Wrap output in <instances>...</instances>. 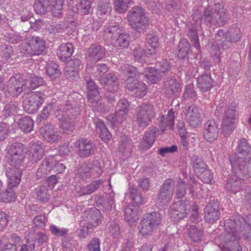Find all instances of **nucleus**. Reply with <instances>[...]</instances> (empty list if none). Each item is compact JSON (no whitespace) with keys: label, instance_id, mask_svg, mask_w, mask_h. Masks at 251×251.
I'll use <instances>...</instances> for the list:
<instances>
[{"label":"nucleus","instance_id":"1","mask_svg":"<svg viewBox=\"0 0 251 251\" xmlns=\"http://www.w3.org/2000/svg\"><path fill=\"white\" fill-rule=\"evenodd\" d=\"M251 160V146L246 138H241L238 142L234 154L229 156L232 169L243 177L246 174V170L249 167Z\"/></svg>","mask_w":251,"mask_h":251},{"label":"nucleus","instance_id":"2","mask_svg":"<svg viewBox=\"0 0 251 251\" xmlns=\"http://www.w3.org/2000/svg\"><path fill=\"white\" fill-rule=\"evenodd\" d=\"M79 113V107L75 105L73 107L69 101L58 106L55 116L61 123V127L63 133L68 134L75 129V117Z\"/></svg>","mask_w":251,"mask_h":251},{"label":"nucleus","instance_id":"3","mask_svg":"<svg viewBox=\"0 0 251 251\" xmlns=\"http://www.w3.org/2000/svg\"><path fill=\"white\" fill-rule=\"evenodd\" d=\"M19 52L24 56L39 55L45 53V41L38 36L27 34L19 46Z\"/></svg>","mask_w":251,"mask_h":251},{"label":"nucleus","instance_id":"4","mask_svg":"<svg viewBox=\"0 0 251 251\" xmlns=\"http://www.w3.org/2000/svg\"><path fill=\"white\" fill-rule=\"evenodd\" d=\"M161 224V217L159 213L152 212L145 214L140 221L139 230L143 237L151 236Z\"/></svg>","mask_w":251,"mask_h":251},{"label":"nucleus","instance_id":"5","mask_svg":"<svg viewBox=\"0 0 251 251\" xmlns=\"http://www.w3.org/2000/svg\"><path fill=\"white\" fill-rule=\"evenodd\" d=\"M202 17L205 23L216 26L224 25L227 22L226 10L220 3H216L213 7L205 8Z\"/></svg>","mask_w":251,"mask_h":251},{"label":"nucleus","instance_id":"6","mask_svg":"<svg viewBox=\"0 0 251 251\" xmlns=\"http://www.w3.org/2000/svg\"><path fill=\"white\" fill-rule=\"evenodd\" d=\"M127 19L130 25L136 32H143L148 27V18L141 6L132 7L128 12Z\"/></svg>","mask_w":251,"mask_h":251},{"label":"nucleus","instance_id":"7","mask_svg":"<svg viewBox=\"0 0 251 251\" xmlns=\"http://www.w3.org/2000/svg\"><path fill=\"white\" fill-rule=\"evenodd\" d=\"M26 155V147L21 143H12L9 147L6 157L11 166L19 168L24 163Z\"/></svg>","mask_w":251,"mask_h":251},{"label":"nucleus","instance_id":"8","mask_svg":"<svg viewBox=\"0 0 251 251\" xmlns=\"http://www.w3.org/2000/svg\"><path fill=\"white\" fill-rule=\"evenodd\" d=\"M226 227L227 231H231L233 227H237L242 232L245 239L249 238L251 237V214L246 218L238 217L233 220H226Z\"/></svg>","mask_w":251,"mask_h":251},{"label":"nucleus","instance_id":"9","mask_svg":"<svg viewBox=\"0 0 251 251\" xmlns=\"http://www.w3.org/2000/svg\"><path fill=\"white\" fill-rule=\"evenodd\" d=\"M155 112L152 104L143 103L137 107L136 122L141 128L146 127L154 117Z\"/></svg>","mask_w":251,"mask_h":251},{"label":"nucleus","instance_id":"10","mask_svg":"<svg viewBox=\"0 0 251 251\" xmlns=\"http://www.w3.org/2000/svg\"><path fill=\"white\" fill-rule=\"evenodd\" d=\"M226 220L224 222L225 235V243L221 248L222 251H242V248L239 244L238 241L241 236H243L242 232H240L237 227H233L231 231H227L226 227Z\"/></svg>","mask_w":251,"mask_h":251},{"label":"nucleus","instance_id":"11","mask_svg":"<svg viewBox=\"0 0 251 251\" xmlns=\"http://www.w3.org/2000/svg\"><path fill=\"white\" fill-rule=\"evenodd\" d=\"M27 81L24 80L23 75L20 74H15L8 81L6 93L12 97H17L27 89Z\"/></svg>","mask_w":251,"mask_h":251},{"label":"nucleus","instance_id":"12","mask_svg":"<svg viewBox=\"0 0 251 251\" xmlns=\"http://www.w3.org/2000/svg\"><path fill=\"white\" fill-rule=\"evenodd\" d=\"M44 96L42 92H31L24 100V110L29 114L35 113L44 101Z\"/></svg>","mask_w":251,"mask_h":251},{"label":"nucleus","instance_id":"13","mask_svg":"<svg viewBox=\"0 0 251 251\" xmlns=\"http://www.w3.org/2000/svg\"><path fill=\"white\" fill-rule=\"evenodd\" d=\"M146 46L147 49L143 50L141 52L138 50H134V56L140 59L143 56H151L155 57L157 56V49L158 47V38L156 35H149L146 38Z\"/></svg>","mask_w":251,"mask_h":251},{"label":"nucleus","instance_id":"14","mask_svg":"<svg viewBox=\"0 0 251 251\" xmlns=\"http://www.w3.org/2000/svg\"><path fill=\"white\" fill-rule=\"evenodd\" d=\"M236 116V110L232 105L228 106L225 111L222 124V133L224 136H229L235 129Z\"/></svg>","mask_w":251,"mask_h":251},{"label":"nucleus","instance_id":"15","mask_svg":"<svg viewBox=\"0 0 251 251\" xmlns=\"http://www.w3.org/2000/svg\"><path fill=\"white\" fill-rule=\"evenodd\" d=\"M191 206L190 201H180L170 206L169 214L174 221H179L186 216Z\"/></svg>","mask_w":251,"mask_h":251},{"label":"nucleus","instance_id":"16","mask_svg":"<svg viewBox=\"0 0 251 251\" xmlns=\"http://www.w3.org/2000/svg\"><path fill=\"white\" fill-rule=\"evenodd\" d=\"M175 181L173 179H166L161 185L157 196V201L164 204L170 201L174 192Z\"/></svg>","mask_w":251,"mask_h":251},{"label":"nucleus","instance_id":"17","mask_svg":"<svg viewBox=\"0 0 251 251\" xmlns=\"http://www.w3.org/2000/svg\"><path fill=\"white\" fill-rule=\"evenodd\" d=\"M221 215L219 204L217 201L211 200L204 209V219L208 223L213 224L219 219Z\"/></svg>","mask_w":251,"mask_h":251},{"label":"nucleus","instance_id":"18","mask_svg":"<svg viewBox=\"0 0 251 251\" xmlns=\"http://www.w3.org/2000/svg\"><path fill=\"white\" fill-rule=\"evenodd\" d=\"M234 175L227 177L226 180L225 187L226 189L233 194H236L240 191L241 187L242 180L248 177L247 170H246V174L243 177H241L232 169Z\"/></svg>","mask_w":251,"mask_h":251},{"label":"nucleus","instance_id":"19","mask_svg":"<svg viewBox=\"0 0 251 251\" xmlns=\"http://www.w3.org/2000/svg\"><path fill=\"white\" fill-rule=\"evenodd\" d=\"M55 163V156H49L42 162L36 173V178L39 179L46 178L48 175L52 173V165Z\"/></svg>","mask_w":251,"mask_h":251},{"label":"nucleus","instance_id":"20","mask_svg":"<svg viewBox=\"0 0 251 251\" xmlns=\"http://www.w3.org/2000/svg\"><path fill=\"white\" fill-rule=\"evenodd\" d=\"M219 129L218 125L214 120H209L204 124L203 138L208 142H212L217 138Z\"/></svg>","mask_w":251,"mask_h":251},{"label":"nucleus","instance_id":"21","mask_svg":"<svg viewBox=\"0 0 251 251\" xmlns=\"http://www.w3.org/2000/svg\"><path fill=\"white\" fill-rule=\"evenodd\" d=\"M78 154L83 158L88 157L94 154L97 149L95 144L90 140L80 139L78 140Z\"/></svg>","mask_w":251,"mask_h":251},{"label":"nucleus","instance_id":"22","mask_svg":"<svg viewBox=\"0 0 251 251\" xmlns=\"http://www.w3.org/2000/svg\"><path fill=\"white\" fill-rule=\"evenodd\" d=\"M29 155L30 161L36 163L41 160L45 154V146L42 143L31 142L29 144Z\"/></svg>","mask_w":251,"mask_h":251},{"label":"nucleus","instance_id":"23","mask_svg":"<svg viewBox=\"0 0 251 251\" xmlns=\"http://www.w3.org/2000/svg\"><path fill=\"white\" fill-rule=\"evenodd\" d=\"M185 117L189 125L193 127H197L201 123V114L199 109L194 104L188 107Z\"/></svg>","mask_w":251,"mask_h":251},{"label":"nucleus","instance_id":"24","mask_svg":"<svg viewBox=\"0 0 251 251\" xmlns=\"http://www.w3.org/2000/svg\"><path fill=\"white\" fill-rule=\"evenodd\" d=\"M163 83V88L166 95L169 98L176 96L180 91L179 84L174 78L167 77Z\"/></svg>","mask_w":251,"mask_h":251},{"label":"nucleus","instance_id":"25","mask_svg":"<svg viewBox=\"0 0 251 251\" xmlns=\"http://www.w3.org/2000/svg\"><path fill=\"white\" fill-rule=\"evenodd\" d=\"M88 56L90 60L97 62L105 55V49L98 43L92 44L88 49Z\"/></svg>","mask_w":251,"mask_h":251},{"label":"nucleus","instance_id":"26","mask_svg":"<svg viewBox=\"0 0 251 251\" xmlns=\"http://www.w3.org/2000/svg\"><path fill=\"white\" fill-rule=\"evenodd\" d=\"M157 129L151 126L145 133L140 145L142 150H147L151 148L156 137Z\"/></svg>","mask_w":251,"mask_h":251},{"label":"nucleus","instance_id":"27","mask_svg":"<svg viewBox=\"0 0 251 251\" xmlns=\"http://www.w3.org/2000/svg\"><path fill=\"white\" fill-rule=\"evenodd\" d=\"M124 31L122 27L118 24H113L110 22L108 25L104 26L103 32L108 39H109L112 43L118 36Z\"/></svg>","mask_w":251,"mask_h":251},{"label":"nucleus","instance_id":"28","mask_svg":"<svg viewBox=\"0 0 251 251\" xmlns=\"http://www.w3.org/2000/svg\"><path fill=\"white\" fill-rule=\"evenodd\" d=\"M40 132L44 139L49 143H54L58 140L59 135L51 124H47L42 126Z\"/></svg>","mask_w":251,"mask_h":251},{"label":"nucleus","instance_id":"29","mask_svg":"<svg viewBox=\"0 0 251 251\" xmlns=\"http://www.w3.org/2000/svg\"><path fill=\"white\" fill-rule=\"evenodd\" d=\"M100 82L106 90H117L119 82L117 76L113 73H109L100 78Z\"/></svg>","mask_w":251,"mask_h":251},{"label":"nucleus","instance_id":"30","mask_svg":"<svg viewBox=\"0 0 251 251\" xmlns=\"http://www.w3.org/2000/svg\"><path fill=\"white\" fill-rule=\"evenodd\" d=\"M210 73H204L197 78L198 87L202 92L209 91L214 85Z\"/></svg>","mask_w":251,"mask_h":251},{"label":"nucleus","instance_id":"31","mask_svg":"<svg viewBox=\"0 0 251 251\" xmlns=\"http://www.w3.org/2000/svg\"><path fill=\"white\" fill-rule=\"evenodd\" d=\"M74 51L73 46L71 43L62 44L59 46L57 56L62 61H65L72 54Z\"/></svg>","mask_w":251,"mask_h":251},{"label":"nucleus","instance_id":"32","mask_svg":"<svg viewBox=\"0 0 251 251\" xmlns=\"http://www.w3.org/2000/svg\"><path fill=\"white\" fill-rule=\"evenodd\" d=\"M100 211L96 209L91 211L86 217V220H84L86 225H88L93 229V228L97 226L100 223Z\"/></svg>","mask_w":251,"mask_h":251},{"label":"nucleus","instance_id":"33","mask_svg":"<svg viewBox=\"0 0 251 251\" xmlns=\"http://www.w3.org/2000/svg\"><path fill=\"white\" fill-rule=\"evenodd\" d=\"M17 168L11 169L6 172L8 185L10 188L17 186L21 181V172Z\"/></svg>","mask_w":251,"mask_h":251},{"label":"nucleus","instance_id":"34","mask_svg":"<svg viewBox=\"0 0 251 251\" xmlns=\"http://www.w3.org/2000/svg\"><path fill=\"white\" fill-rule=\"evenodd\" d=\"M177 57L180 59L188 58V55L191 52V45L186 39H182L177 46Z\"/></svg>","mask_w":251,"mask_h":251},{"label":"nucleus","instance_id":"35","mask_svg":"<svg viewBox=\"0 0 251 251\" xmlns=\"http://www.w3.org/2000/svg\"><path fill=\"white\" fill-rule=\"evenodd\" d=\"M114 193L107 194L105 197H100L97 200V204H100L105 210H111L114 204Z\"/></svg>","mask_w":251,"mask_h":251},{"label":"nucleus","instance_id":"36","mask_svg":"<svg viewBox=\"0 0 251 251\" xmlns=\"http://www.w3.org/2000/svg\"><path fill=\"white\" fill-rule=\"evenodd\" d=\"M121 75L123 77L124 80L127 79L129 77H139L141 74L137 71V69L128 64H124L121 66Z\"/></svg>","mask_w":251,"mask_h":251},{"label":"nucleus","instance_id":"37","mask_svg":"<svg viewBox=\"0 0 251 251\" xmlns=\"http://www.w3.org/2000/svg\"><path fill=\"white\" fill-rule=\"evenodd\" d=\"M33 8L36 13L38 15L46 14L50 11V0H35Z\"/></svg>","mask_w":251,"mask_h":251},{"label":"nucleus","instance_id":"38","mask_svg":"<svg viewBox=\"0 0 251 251\" xmlns=\"http://www.w3.org/2000/svg\"><path fill=\"white\" fill-rule=\"evenodd\" d=\"M102 182L101 179H98L92 181L87 186L81 187L79 190L80 195L84 196L93 193L100 187Z\"/></svg>","mask_w":251,"mask_h":251},{"label":"nucleus","instance_id":"39","mask_svg":"<svg viewBox=\"0 0 251 251\" xmlns=\"http://www.w3.org/2000/svg\"><path fill=\"white\" fill-rule=\"evenodd\" d=\"M96 131L101 139L105 142H108L111 138V134L102 121L97 123Z\"/></svg>","mask_w":251,"mask_h":251},{"label":"nucleus","instance_id":"40","mask_svg":"<svg viewBox=\"0 0 251 251\" xmlns=\"http://www.w3.org/2000/svg\"><path fill=\"white\" fill-rule=\"evenodd\" d=\"M226 33L229 45L238 41L241 37L240 28L236 25H233L229 28Z\"/></svg>","mask_w":251,"mask_h":251},{"label":"nucleus","instance_id":"41","mask_svg":"<svg viewBox=\"0 0 251 251\" xmlns=\"http://www.w3.org/2000/svg\"><path fill=\"white\" fill-rule=\"evenodd\" d=\"M18 123L20 128L25 133H29L33 129L34 121L29 116L22 117Z\"/></svg>","mask_w":251,"mask_h":251},{"label":"nucleus","instance_id":"42","mask_svg":"<svg viewBox=\"0 0 251 251\" xmlns=\"http://www.w3.org/2000/svg\"><path fill=\"white\" fill-rule=\"evenodd\" d=\"M64 0H50V11L54 17H59L62 14Z\"/></svg>","mask_w":251,"mask_h":251},{"label":"nucleus","instance_id":"43","mask_svg":"<svg viewBox=\"0 0 251 251\" xmlns=\"http://www.w3.org/2000/svg\"><path fill=\"white\" fill-rule=\"evenodd\" d=\"M132 146V140L128 136L124 135L121 137L119 146V151L122 153H130Z\"/></svg>","mask_w":251,"mask_h":251},{"label":"nucleus","instance_id":"44","mask_svg":"<svg viewBox=\"0 0 251 251\" xmlns=\"http://www.w3.org/2000/svg\"><path fill=\"white\" fill-rule=\"evenodd\" d=\"M193 169L196 174L198 175L201 172L207 169V166L203 160L197 155H194L191 159Z\"/></svg>","mask_w":251,"mask_h":251},{"label":"nucleus","instance_id":"45","mask_svg":"<svg viewBox=\"0 0 251 251\" xmlns=\"http://www.w3.org/2000/svg\"><path fill=\"white\" fill-rule=\"evenodd\" d=\"M146 72L148 73L146 75L147 79L152 84L157 83L163 77L154 67H147L146 68Z\"/></svg>","mask_w":251,"mask_h":251},{"label":"nucleus","instance_id":"46","mask_svg":"<svg viewBox=\"0 0 251 251\" xmlns=\"http://www.w3.org/2000/svg\"><path fill=\"white\" fill-rule=\"evenodd\" d=\"M85 80L87 87V97L91 96H96L99 93V88L95 82L89 77L88 74H85L83 76Z\"/></svg>","mask_w":251,"mask_h":251},{"label":"nucleus","instance_id":"47","mask_svg":"<svg viewBox=\"0 0 251 251\" xmlns=\"http://www.w3.org/2000/svg\"><path fill=\"white\" fill-rule=\"evenodd\" d=\"M19 110L18 104L15 101L7 102L2 111V115L5 118L11 117L16 114Z\"/></svg>","mask_w":251,"mask_h":251},{"label":"nucleus","instance_id":"48","mask_svg":"<svg viewBox=\"0 0 251 251\" xmlns=\"http://www.w3.org/2000/svg\"><path fill=\"white\" fill-rule=\"evenodd\" d=\"M227 37V33L223 29H219L215 36V40L218 42V44L221 46L224 50H226L229 47Z\"/></svg>","mask_w":251,"mask_h":251},{"label":"nucleus","instance_id":"49","mask_svg":"<svg viewBox=\"0 0 251 251\" xmlns=\"http://www.w3.org/2000/svg\"><path fill=\"white\" fill-rule=\"evenodd\" d=\"M154 68L163 76L167 75L172 69V66L170 62L166 59H163L160 61L157 62L155 63Z\"/></svg>","mask_w":251,"mask_h":251},{"label":"nucleus","instance_id":"50","mask_svg":"<svg viewBox=\"0 0 251 251\" xmlns=\"http://www.w3.org/2000/svg\"><path fill=\"white\" fill-rule=\"evenodd\" d=\"M189 237L194 242H200L201 241L203 232L195 225H191L188 229Z\"/></svg>","mask_w":251,"mask_h":251},{"label":"nucleus","instance_id":"51","mask_svg":"<svg viewBox=\"0 0 251 251\" xmlns=\"http://www.w3.org/2000/svg\"><path fill=\"white\" fill-rule=\"evenodd\" d=\"M114 46L120 49L127 48L129 44V36L125 31L112 43Z\"/></svg>","mask_w":251,"mask_h":251},{"label":"nucleus","instance_id":"52","mask_svg":"<svg viewBox=\"0 0 251 251\" xmlns=\"http://www.w3.org/2000/svg\"><path fill=\"white\" fill-rule=\"evenodd\" d=\"M37 195V200L45 203L50 200V195L48 193V189L44 185L38 186L35 190Z\"/></svg>","mask_w":251,"mask_h":251},{"label":"nucleus","instance_id":"53","mask_svg":"<svg viewBox=\"0 0 251 251\" xmlns=\"http://www.w3.org/2000/svg\"><path fill=\"white\" fill-rule=\"evenodd\" d=\"M58 67V65L53 61L48 63L46 68L48 75L53 79L59 77L61 75V72Z\"/></svg>","mask_w":251,"mask_h":251},{"label":"nucleus","instance_id":"54","mask_svg":"<svg viewBox=\"0 0 251 251\" xmlns=\"http://www.w3.org/2000/svg\"><path fill=\"white\" fill-rule=\"evenodd\" d=\"M127 113L124 111H119L116 109L115 114L111 117L110 122L113 126H116L123 122L127 118Z\"/></svg>","mask_w":251,"mask_h":251},{"label":"nucleus","instance_id":"55","mask_svg":"<svg viewBox=\"0 0 251 251\" xmlns=\"http://www.w3.org/2000/svg\"><path fill=\"white\" fill-rule=\"evenodd\" d=\"M174 112L173 109L169 110L168 112L166 118H164V115L160 116V122L162 123V126L164 127L168 126L170 129L174 127Z\"/></svg>","mask_w":251,"mask_h":251},{"label":"nucleus","instance_id":"56","mask_svg":"<svg viewBox=\"0 0 251 251\" xmlns=\"http://www.w3.org/2000/svg\"><path fill=\"white\" fill-rule=\"evenodd\" d=\"M187 34L191 39V41L193 43L194 47L197 49H199L200 43L197 30L194 25H191V26L188 28Z\"/></svg>","mask_w":251,"mask_h":251},{"label":"nucleus","instance_id":"57","mask_svg":"<svg viewBox=\"0 0 251 251\" xmlns=\"http://www.w3.org/2000/svg\"><path fill=\"white\" fill-rule=\"evenodd\" d=\"M88 102L90 103L92 107L96 108L98 111H102L104 108L102 104L101 97L100 95V93L96 96H91L87 97Z\"/></svg>","mask_w":251,"mask_h":251},{"label":"nucleus","instance_id":"58","mask_svg":"<svg viewBox=\"0 0 251 251\" xmlns=\"http://www.w3.org/2000/svg\"><path fill=\"white\" fill-rule=\"evenodd\" d=\"M98 8L100 15L109 14L112 10L109 0H100L98 3Z\"/></svg>","mask_w":251,"mask_h":251},{"label":"nucleus","instance_id":"59","mask_svg":"<svg viewBox=\"0 0 251 251\" xmlns=\"http://www.w3.org/2000/svg\"><path fill=\"white\" fill-rule=\"evenodd\" d=\"M131 0H115L114 1V9L119 13H125L128 7V4Z\"/></svg>","mask_w":251,"mask_h":251},{"label":"nucleus","instance_id":"60","mask_svg":"<svg viewBox=\"0 0 251 251\" xmlns=\"http://www.w3.org/2000/svg\"><path fill=\"white\" fill-rule=\"evenodd\" d=\"M129 193L131 200L134 203L137 204H142L143 203V197L135 186L130 187Z\"/></svg>","mask_w":251,"mask_h":251},{"label":"nucleus","instance_id":"61","mask_svg":"<svg viewBox=\"0 0 251 251\" xmlns=\"http://www.w3.org/2000/svg\"><path fill=\"white\" fill-rule=\"evenodd\" d=\"M27 81V89H34L35 88L42 85L44 83V80L41 77L36 75L30 76V81Z\"/></svg>","mask_w":251,"mask_h":251},{"label":"nucleus","instance_id":"62","mask_svg":"<svg viewBox=\"0 0 251 251\" xmlns=\"http://www.w3.org/2000/svg\"><path fill=\"white\" fill-rule=\"evenodd\" d=\"M135 96L137 98H142L146 95V86L142 81H135Z\"/></svg>","mask_w":251,"mask_h":251},{"label":"nucleus","instance_id":"63","mask_svg":"<svg viewBox=\"0 0 251 251\" xmlns=\"http://www.w3.org/2000/svg\"><path fill=\"white\" fill-rule=\"evenodd\" d=\"M93 0H81L79 4V13L82 15H88L91 10Z\"/></svg>","mask_w":251,"mask_h":251},{"label":"nucleus","instance_id":"64","mask_svg":"<svg viewBox=\"0 0 251 251\" xmlns=\"http://www.w3.org/2000/svg\"><path fill=\"white\" fill-rule=\"evenodd\" d=\"M0 250L2 251H17V248L15 244L7 243L5 237H2L0 238Z\"/></svg>","mask_w":251,"mask_h":251}]
</instances>
